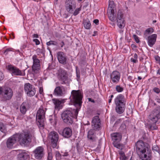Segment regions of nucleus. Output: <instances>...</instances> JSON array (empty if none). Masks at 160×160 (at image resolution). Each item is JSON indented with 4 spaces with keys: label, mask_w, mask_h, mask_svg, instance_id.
Returning a JSON list of instances; mask_svg holds the SVG:
<instances>
[{
    "label": "nucleus",
    "mask_w": 160,
    "mask_h": 160,
    "mask_svg": "<svg viewBox=\"0 0 160 160\" xmlns=\"http://www.w3.org/2000/svg\"><path fill=\"white\" fill-rule=\"evenodd\" d=\"M12 95L13 92L12 89L10 88L7 87L3 88L1 98L2 100L6 101L10 100Z\"/></svg>",
    "instance_id": "1a4fd4ad"
},
{
    "label": "nucleus",
    "mask_w": 160,
    "mask_h": 160,
    "mask_svg": "<svg viewBox=\"0 0 160 160\" xmlns=\"http://www.w3.org/2000/svg\"><path fill=\"white\" fill-rule=\"evenodd\" d=\"M88 138L92 142L95 141L96 140V138L95 137V135L92 136H89L88 137Z\"/></svg>",
    "instance_id": "ea45409f"
},
{
    "label": "nucleus",
    "mask_w": 160,
    "mask_h": 160,
    "mask_svg": "<svg viewBox=\"0 0 160 160\" xmlns=\"http://www.w3.org/2000/svg\"><path fill=\"white\" fill-rule=\"evenodd\" d=\"M81 7L79 8H76L74 12L73 11L72 13L74 16H76L79 13V12L81 11Z\"/></svg>",
    "instance_id": "f704fd0d"
},
{
    "label": "nucleus",
    "mask_w": 160,
    "mask_h": 160,
    "mask_svg": "<svg viewBox=\"0 0 160 160\" xmlns=\"http://www.w3.org/2000/svg\"><path fill=\"white\" fill-rule=\"evenodd\" d=\"M13 11L17 13H19V10L18 9L15 7L14 6L13 8Z\"/></svg>",
    "instance_id": "864d4df0"
},
{
    "label": "nucleus",
    "mask_w": 160,
    "mask_h": 160,
    "mask_svg": "<svg viewBox=\"0 0 160 160\" xmlns=\"http://www.w3.org/2000/svg\"><path fill=\"white\" fill-rule=\"evenodd\" d=\"M57 77L59 81L61 82L62 84H65L68 79V74L65 70L60 68L58 71Z\"/></svg>",
    "instance_id": "0eeeda50"
},
{
    "label": "nucleus",
    "mask_w": 160,
    "mask_h": 160,
    "mask_svg": "<svg viewBox=\"0 0 160 160\" xmlns=\"http://www.w3.org/2000/svg\"><path fill=\"white\" fill-rule=\"evenodd\" d=\"M33 153L35 159L41 160L44 156V148L42 146L38 147L33 151Z\"/></svg>",
    "instance_id": "f8f14e48"
},
{
    "label": "nucleus",
    "mask_w": 160,
    "mask_h": 160,
    "mask_svg": "<svg viewBox=\"0 0 160 160\" xmlns=\"http://www.w3.org/2000/svg\"><path fill=\"white\" fill-rule=\"evenodd\" d=\"M52 101L55 105V109H59L62 107L61 104L62 102L59 99L55 98L52 99Z\"/></svg>",
    "instance_id": "bb28decb"
},
{
    "label": "nucleus",
    "mask_w": 160,
    "mask_h": 160,
    "mask_svg": "<svg viewBox=\"0 0 160 160\" xmlns=\"http://www.w3.org/2000/svg\"><path fill=\"white\" fill-rule=\"evenodd\" d=\"M55 36L56 37L58 38H60L61 37V34L59 33H58L57 32H56L55 33Z\"/></svg>",
    "instance_id": "5fc2aeb1"
},
{
    "label": "nucleus",
    "mask_w": 160,
    "mask_h": 160,
    "mask_svg": "<svg viewBox=\"0 0 160 160\" xmlns=\"http://www.w3.org/2000/svg\"><path fill=\"white\" fill-rule=\"evenodd\" d=\"M8 68L13 75L21 76L22 75L21 71L16 67L11 65H8Z\"/></svg>",
    "instance_id": "aec40b11"
},
{
    "label": "nucleus",
    "mask_w": 160,
    "mask_h": 160,
    "mask_svg": "<svg viewBox=\"0 0 160 160\" xmlns=\"http://www.w3.org/2000/svg\"><path fill=\"white\" fill-rule=\"evenodd\" d=\"M149 128L151 130H153L157 129V127L155 125H149Z\"/></svg>",
    "instance_id": "a19ab883"
},
{
    "label": "nucleus",
    "mask_w": 160,
    "mask_h": 160,
    "mask_svg": "<svg viewBox=\"0 0 160 160\" xmlns=\"http://www.w3.org/2000/svg\"><path fill=\"white\" fill-rule=\"evenodd\" d=\"M132 55L133 56V58H131V61L135 63L138 62V60L137 59L138 56L137 54L136 53H134V54H132Z\"/></svg>",
    "instance_id": "cd10ccee"
},
{
    "label": "nucleus",
    "mask_w": 160,
    "mask_h": 160,
    "mask_svg": "<svg viewBox=\"0 0 160 160\" xmlns=\"http://www.w3.org/2000/svg\"><path fill=\"white\" fill-rule=\"evenodd\" d=\"M45 111L42 107L38 111L36 116V120L40 129H43L44 128L45 122Z\"/></svg>",
    "instance_id": "20e7f679"
},
{
    "label": "nucleus",
    "mask_w": 160,
    "mask_h": 160,
    "mask_svg": "<svg viewBox=\"0 0 160 160\" xmlns=\"http://www.w3.org/2000/svg\"><path fill=\"white\" fill-rule=\"evenodd\" d=\"M84 26L85 28L87 29H89L90 28L91 24L89 21H87L84 22Z\"/></svg>",
    "instance_id": "7c9ffc66"
},
{
    "label": "nucleus",
    "mask_w": 160,
    "mask_h": 160,
    "mask_svg": "<svg viewBox=\"0 0 160 160\" xmlns=\"http://www.w3.org/2000/svg\"><path fill=\"white\" fill-rule=\"evenodd\" d=\"M39 92L40 94H43V88L42 87H40L39 89Z\"/></svg>",
    "instance_id": "603ef678"
},
{
    "label": "nucleus",
    "mask_w": 160,
    "mask_h": 160,
    "mask_svg": "<svg viewBox=\"0 0 160 160\" xmlns=\"http://www.w3.org/2000/svg\"><path fill=\"white\" fill-rule=\"evenodd\" d=\"M33 65L32 66V71L37 73L40 69V62L39 60L37 58V56L34 55L32 57Z\"/></svg>",
    "instance_id": "4468645a"
},
{
    "label": "nucleus",
    "mask_w": 160,
    "mask_h": 160,
    "mask_svg": "<svg viewBox=\"0 0 160 160\" xmlns=\"http://www.w3.org/2000/svg\"><path fill=\"white\" fill-rule=\"evenodd\" d=\"M157 35L154 34L149 36L147 38L148 45L150 47H152L155 44L157 38Z\"/></svg>",
    "instance_id": "b1692460"
},
{
    "label": "nucleus",
    "mask_w": 160,
    "mask_h": 160,
    "mask_svg": "<svg viewBox=\"0 0 160 160\" xmlns=\"http://www.w3.org/2000/svg\"><path fill=\"white\" fill-rule=\"evenodd\" d=\"M94 132L93 130H90L88 132V137L94 135Z\"/></svg>",
    "instance_id": "58836bf2"
},
{
    "label": "nucleus",
    "mask_w": 160,
    "mask_h": 160,
    "mask_svg": "<svg viewBox=\"0 0 160 160\" xmlns=\"http://www.w3.org/2000/svg\"><path fill=\"white\" fill-rule=\"evenodd\" d=\"M33 41L35 42L36 45H38L40 44L39 41L37 39H33Z\"/></svg>",
    "instance_id": "3c124183"
},
{
    "label": "nucleus",
    "mask_w": 160,
    "mask_h": 160,
    "mask_svg": "<svg viewBox=\"0 0 160 160\" xmlns=\"http://www.w3.org/2000/svg\"><path fill=\"white\" fill-rule=\"evenodd\" d=\"M111 136L112 140L114 141L118 142L120 141L122 138L121 134L118 132L113 133L111 134Z\"/></svg>",
    "instance_id": "393cba45"
},
{
    "label": "nucleus",
    "mask_w": 160,
    "mask_h": 160,
    "mask_svg": "<svg viewBox=\"0 0 160 160\" xmlns=\"http://www.w3.org/2000/svg\"><path fill=\"white\" fill-rule=\"evenodd\" d=\"M60 45L61 46V47L62 48L63 46L64 45V43L63 41H62L60 43Z\"/></svg>",
    "instance_id": "13d9d810"
},
{
    "label": "nucleus",
    "mask_w": 160,
    "mask_h": 160,
    "mask_svg": "<svg viewBox=\"0 0 160 160\" xmlns=\"http://www.w3.org/2000/svg\"><path fill=\"white\" fill-rule=\"evenodd\" d=\"M22 113L19 114L17 117V118L20 120L22 119L24 117V115Z\"/></svg>",
    "instance_id": "37998d69"
},
{
    "label": "nucleus",
    "mask_w": 160,
    "mask_h": 160,
    "mask_svg": "<svg viewBox=\"0 0 160 160\" xmlns=\"http://www.w3.org/2000/svg\"><path fill=\"white\" fill-rule=\"evenodd\" d=\"M116 105V111L119 114L122 113L125 109L126 100L124 96L121 94L118 95L115 99Z\"/></svg>",
    "instance_id": "7ed1b4c3"
},
{
    "label": "nucleus",
    "mask_w": 160,
    "mask_h": 160,
    "mask_svg": "<svg viewBox=\"0 0 160 160\" xmlns=\"http://www.w3.org/2000/svg\"><path fill=\"white\" fill-rule=\"evenodd\" d=\"M93 22L96 24H98L99 22V20L98 19H96L93 20Z\"/></svg>",
    "instance_id": "4d7b16f0"
},
{
    "label": "nucleus",
    "mask_w": 160,
    "mask_h": 160,
    "mask_svg": "<svg viewBox=\"0 0 160 160\" xmlns=\"http://www.w3.org/2000/svg\"><path fill=\"white\" fill-rule=\"evenodd\" d=\"M108 12V17L109 19L112 22H114L116 20H117V25L120 28H122L125 25V20L123 18V14L122 12L119 10L117 13V18L114 15V9L109 10Z\"/></svg>",
    "instance_id": "f03ea898"
},
{
    "label": "nucleus",
    "mask_w": 160,
    "mask_h": 160,
    "mask_svg": "<svg viewBox=\"0 0 160 160\" xmlns=\"http://www.w3.org/2000/svg\"><path fill=\"white\" fill-rule=\"evenodd\" d=\"M48 137L52 147L53 148H56L59 139L58 133L55 131L51 132L49 134Z\"/></svg>",
    "instance_id": "6e6552de"
},
{
    "label": "nucleus",
    "mask_w": 160,
    "mask_h": 160,
    "mask_svg": "<svg viewBox=\"0 0 160 160\" xmlns=\"http://www.w3.org/2000/svg\"><path fill=\"white\" fill-rule=\"evenodd\" d=\"M33 37L34 38H38V35L37 34H34L33 35Z\"/></svg>",
    "instance_id": "0e129e2a"
},
{
    "label": "nucleus",
    "mask_w": 160,
    "mask_h": 160,
    "mask_svg": "<svg viewBox=\"0 0 160 160\" xmlns=\"http://www.w3.org/2000/svg\"><path fill=\"white\" fill-rule=\"evenodd\" d=\"M154 58L156 61L160 64V57L158 56H155Z\"/></svg>",
    "instance_id": "49530a36"
},
{
    "label": "nucleus",
    "mask_w": 160,
    "mask_h": 160,
    "mask_svg": "<svg viewBox=\"0 0 160 160\" xmlns=\"http://www.w3.org/2000/svg\"><path fill=\"white\" fill-rule=\"evenodd\" d=\"M118 142L117 141H114L112 144L115 147L118 148L120 149L121 148V146Z\"/></svg>",
    "instance_id": "c9c22d12"
},
{
    "label": "nucleus",
    "mask_w": 160,
    "mask_h": 160,
    "mask_svg": "<svg viewBox=\"0 0 160 160\" xmlns=\"http://www.w3.org/2000/svg\"><path fill=\"white\" fill-rule=\"evenodd\" d=\"M131 47L132 49H134L136 47V46L134 44H133L131 45Z\"/></svg>",
    "instance_id": "69168bd1"
},
{
    "label": "nucleus",
    "mask_w": 160,
    "mask_h": 160,
    "mask_svg": "<svg viewBox=\"0 0 160 160\" xmlns=\"http://www.w3.org/2000/svg\"><path fill=\"white\" fill-rule=\"evenodd\" d=\"M153 91L157 93H158L160 92V89L158 88H154L153 89Z\"/></svg>",
    "instance_id": "de8ad7c7"
},
{
    "label": "nucleus",
    "mask_w": 160,
    "mask_h": 160,
    "mask_svg": "<svg viewBox=\"0 0 160 160\" xmlns=\"http://www.w3.org/2000/svg\"><path fill=\"white\" fill-rule=\"evenodd\" d=\"M68 155V152H65L64 153V154L62 155L63 157L67 156Z\"/></svg>",
    "instance_id": "338daca9"
},
{
    "label": "nucleus",
    "mask_w": 160,
    "mask_h": 160,
    "mask_svg": "<svg viewBox=\"0 0 160 160\" xmlns=\"http://www.w3.org/2000/svg\"><path fill=\"white\" fill-rule=\"evenodd\" d=\"M116 90L118 92H120L123 91V88L119 85H117L116 87Z\"/></svg>",
    "instance_id": "4c0bfd02"
},
{
    "label": "nucleus",
    "mask_w": 160,
    "mask_h": 160,
    "mask_svg": "<svg viewBox=\"0 0 160 160\" xmlns=\"http://www.w3.org/2000/svg\"><path fill=\"white\" fill-rule=\"evenodd\" d=\"M120 159H122V160H126V159H127V158L125 156V155H124L122 156V157H120Z\"/></svg>",
    "instance_id": "6e6d98bb"
},
{
    "label": "nucleus",
    "mask_w": 160,
    "mask_h": 160,
    "mask_svg": "<svg viewBox=\"0 0 160 160\" xmlns=\"http://www.w3.org/2000/svg\"><path fill=\"white\" fill-rule=\"evenodd\" d=\"M48 156L47 157V160H52L53 157L52 155V150L51 149V148L50 147L49 148L50 150H49L48 149Z\"/></svg>",
    "instance_id": "c756f323"
},
{
    "label": "nucleus",
    "mask_w": 160,
    "mask_h": 160,
    "mask_svg": "<svg viewBox=\"0 0 160 160\" xmlns=\"http://www.w3.org/2000/svg\"><path fill=\"white\" fill-rule=\"evenodd\" d=\"M0 131L4 133H5L7 131L5 125L2 122H0Z\"/></svg>",
    "instance_id": "c85d7f7f"
},
{
    "label": "nucleus",
    "mask_w": 160,
    "mask_h": 160,
    "mask_svg": "<svg viewBox=\"0 0 160 160\" xmlns=\"http://www.w3.org/2000/svg\"><path fill=\"white\" fill-rule=\"evenodd\" d=\"M132 78L131 76H129L128 77V81H132Z\"/></svg>",
    "instance_id": "052dcab7"
},
{
    "label": "nucleus",
    "mask_w": 160,
    "mask_h": 160,
    "mask_svg": "<svg viewBox=\"0 0 160 160\" xmlns=\"http://www.w3.org/2000/svg\"><path fill=\"white\" fill-rule=\"evenodd\" d=\"M59 133L64 138H68L72 136V131L70 128L67 127L64 128L62 131H60Z\"/></svg>",
    "instance_id": "6ab92c4d"
},
{
    "label": "nucleus",
    "mask_w": 160,
    "mask_h": 160,
    "mask_svg": "<svg viewBox=\"0 0 160 160\" xmlns=\"http://www.w3.org/2000/svg\"><path fill=\"white\" fill-rule=\"evenodd\" d=\"M3 88H2L1 87H0V95H2V91H3Z\"/></svg>",
    "instance_id": "bf43d9fd"
},
{
    "label": "nucleus",
    "mask_w": 160,
    "mask_h": 160,
    "mask_svg": "<svg viewBox=\"0 0 160 160\" xmlns=\"http://www.w3.org/2000/svg\"><path fill=\"white\" fill-rule=\"evenodd\" d=\"M114 7V2L113 1L109 0V8H110V10L113 9Z\"/></svg>",
    "instance_id": "72a5a7b5"
},
{
    "label": "nucleus",
    "mask_w": 160,
    "mask_h": 160,
    "mask_svg": "<svg viewBox=\"0 0 160 160\" xmlns=\"http://www.w3.org/2000/svg\"><path fill=\"white\" fill-rule=\"evenodd\" d=\"M88 101L90 102H91L93 103L95 102V101L93 99H92L91 98H88Z\"/></svg>",
    "instance_id": "680f3d73"
},
{
    "label": "nucleus",
    "mask_w": 160,
    "mask_h": 160,
    "mask_svg": "<svg viewBox=\"0 0 160 160\" xmlns=\"http://www.w3.org/2000/svg\"><path fill=\"white\" fill-rule=\"evenodd\" d=\"M83 93L80 90H73L71 92L70 99L72 101L75 107V111L73 112L69 110L64 111L62 114V118L63 122L68 125L72 124L73 122V118L77 117L78 112L80 109L82 102Z\"/></svg>",
    "instance_id": "f257e3e1"
},
{
    "label": "nucleus",
    "mask_w": 160,
    "mask_h": 160,
    "mask_svg": "<svg viewBox=\"0 0 160 160\" xmlns=\"http://www.w3.org/2000/svg\"><path fill=\"white\" fill-rule=\"evenodd\" d=\"M32 136L29 133L24 132L18 135V138L20 144L22 146H26L31 142Z\"/></svg>",
    "instance_id": "39448f33"
},
{
    "label": "nucleus",
    "mask_w": 160,
    "mask_h": 160,
    "mask_svg": "<svg viewBox=\"0 0 160 160\" xmlns=\"http://www.w3.org/2000/svg\"><path fill=\"white\" fill-rule=\"evenodd\" d=\"M24 90L25 92L28 96L32 97L35 94L36 92L35 88L29 83H28L25 84Z\"/></svg>",
    "instance_id": "ddd939ff"
},
{
    "label": "nucleus",
    "mask_w": 160,
    "mask_h": 160,
    "mask_svg": "<svg viewBox=\"0 0 160 160\" xmlns=\"http://www.w3.org/2000/svg\"><path fill=\"white\" fill-rule=\"evenodd\" d=\"M157 73V74L160 75V68L158 70Z\"/></svg>",
    "instance_id": "774afa93"
},
{
    "label": "nucleus",
    "mask_w": 160,
    "mask_h": 160,
    "mask_svg": "<svg viewBox=\"0 0 160 160\" xmlns=\"http://www.w3.org/2000/svg\"><path fill=\"white\" fill-rule=\"evenodd\" d=\"M64 89L63 86H57L55 89L53 94L58 97L63 96L65 93Z\"/></svg>",
    "instance_id": "412c9836"
},
{
    "label": "nucleus",
    "mask_w": 160,
    "mask_h": 160,
    "mask_svg": "<svg viewBox=\"0 0 160 160\" xmlns=\"http://www.w3.org/2000/svg\"><path fill=\"white\" fill-rule=\"evenodd\" d=\"M160 118V106L157 107L153 110L152 113L150 115V119L153 124H155L158 119Z\"/></svg>",
    "instance_id": "9b49d317"
},
{
    "label": "nucleus",
    "mask_w": 160,
    "mask_h": 160,
    "mask_svg": "<svg viewBox=\"0 0 160 160\" xmlns=\"http://www.w3.org/2000/svg\"><path fill=\"white\" fill-rule=\"evenodd\" d=\"M19 154L18 155V160H26L29 158V155L25 150H18Z\"/></svg>",
    "instance_id": "a211bd4d"
},
{
    "label": "nucleus",
    "mask_w": 160,
    "mask_h": 160,
    "mask_svg": "<svg viewBox=\"0 0 160 160\" xmlns=\"http://www.w3.org/2000/svg\"><path fill=\"white\" fill-rule=\"evenodd\" d=\"M55 155L57 160H60L62 156L59 152L58 151L55 152Z\"/></svg>",
    "instance_id": "2f4dec72"
},
{
    "label": "nucleus",
    "mask_w": 160,
    "mask_h": 160,
    "mask_svg": "<svg viewBox=\"0 0 160 160\" xmlns=\"http://www.w3.org/2000/svg\"><path fill=\"white\" fill-rule=\"evenodd\" d=\"M136 148V152L138 155L148 150L149 149L148 147V145L145 143L141 140H139L135 144Z\"/></svg>",
    "instance_id": "423d86ee"
},
{
    "label": "nucleus",
    "mask_w": 160,
    "mask_h": 160,
    "mask_svg": "<svg viewBox=\"0 0 160 160\" xmlns=\"http://www.w3.org/2000/svg\"><path fill=\"white\" fill-rule=\"evenodd\" d=\"M152 150L153 151H156L158 153H159L160 152V149L157 145H155L152 147Z\"/></svg>",
    "instance_id": "e433bc0d"
},
{
    "label": "nucleus",
    "mask_w": 160,
    "mask_h": 160,
    "mask_svg": "<svg viewBox=\"0 0 160 160\" xmlns=\"http://www.w3.org/2000/svg\"><path fill=\"white\" fill-rule=\"evenodd\" d=\"M18 135H14L9 138L7 140L6 145L7 147L9 149H12L13 145L18 140Z\"/></svg>",
    "instance_id": "2eb2a0df"
},
{
    "label": "nucleus",
    "mask_w": 160,
    "mask_h": 160,
    "mask_svg": "<svg viewBox=\"0 0 160 160\" xmlns=\"http://www.w3.org/2000/svg\"><path fill=\"white\" fill-rule=\"evenodd\" d=\"M49 120L51 121V123L53 125H56V120L54 118V120L52 118H50Z\"/></svg>",
    "instance_id": "a18cd8bd"
},
{
    "label": "nucleus",
    "mask_w": 160,
    "mask_h": 160,
    "mask_svg": "<svg viewBox=\"0 0 160 160\" xmlns=\"http://www.w3.org/2000/svg\"><path fill=\"white\" fill-rule=\"evenodd\" d=\"M133 37L137 43H139V42L140 41L138 39V38L137 35L135 34H133Z\"/></svg>",
    "instance_id": "c03bdc74"
},
{
    "label": "nucleus",
    "mask_w": 160,
    "mask_h": 160,
    "mask_svg": "<svg viewBox=\"0 0 160 160\" xmlns=\"http://www.w3.org/2000/svg\"><path fill=\"white\" fill-rule=\"evenodd\" d=\"M46 44L48 46L53 45L55 46L58 45V43L55 41H50L47 42Z\"/></svg>",
    "instance_id": "473e14b6"
},
{
    "label": "nucleus",
    "mask_w": 160,
    "mask_h": 160,
    "mask_svg": "<svg viewBox=\"0 0 160 160\" xmlns=\"http://www.w3.org/2000/svg\"><path fill=\"white\" fill-rule=\"evenodd\" d=\"M57 57L60 63L64 65L66 64L67 58L63 52H58L57 53Z\"/></svg>",
    "instance_id": "4be33fe9"
},
{
    "label": "nucleus",
    "mask_w": 160,
    "mask_h": 160,
    "mask_svg": "<svg viewBox=\"0 0 160 160\" xmlns=\"http://www.w3.org/2000/svg\"><path fill=\"white\" fill-rule=\"evenodd\" d=\"M4 78V75L2 72L0 71V80H2Z\"/></svg>",
    "instance_id": "8fccbe9b"
},
{
    "label": "nucleus",
    "mask_w": 160,
    "mask_h": 160,
    "mask_svg": "<svg viewBox=\"0 0 160 160\" xmlns=\"http://www.w3.org/2000/svg\"><path fill=\"white\" fill-rule=\"evenodd\" d=\"M138 155L142 160H151L152 158V151L149 149Z\"/></svg>",
    "instance_id": "dca6fc26"
},
{
    "label": "nucleus",
    "mask_w": 160,
    "mask_h": 160,
    "mask_svg": "<svg viewBox=\"0 0 160 160\" xmlns=\"http://www.w3.org/2000/svg\"><path fill=\"white\" fill-rule=\"evenodd\" d=\"M120 76V75L119 72L117 71H114L111 74L110 78L113 83H117L119 80Z\"/></svg>",
    "instance_id": "5701e85b"
},
{
    "label": "nucleus",
    "mask_w": 160,
    "mask_h": 160,
    "mask_svg": "<svg viewBox=\"0 0 160 160\" xmlns=\"http://www.w3.org/2000/svg\"><path fill=\"white\" fill-rule=\"evenodd\" d=\"M76 71L77 77L78 78H79L80 77L79 70L78 69V67H76Z\"/></svg>",
    "instance_id": "79ce46f5"
},
{
    "label": "nucleus",
    "mask_w": 160,
    "mask_h": 160,
    "mask_svg": "<svg viewBox=\"0 0 160 160\" xmlns=\"http://www.w3.org/2000/svg\"><path fill=\"white\" fill-rule=\"evenodd\" d=\"M92 127L94 130H99L100 128V121L98 116L94 117L92 121Z\"/></svg>",
    "instance_id": "f3484780"
},
{
    "label": "nucleus",
    "mask_w": 160,
    "mask_h": 160,
    "mask_svg": "<svg viewBox=\"0 0 160 160\" xmlns=\"http://www.w3.org/2000/svg\"><path fill=\"white\" fill-rule=\"evenodd\" d=\"M119 153L122 156L125 155L124 152L122 151H120Z\"/></svg>",
    "instance_id": "e2e57ef3"
},
{
    "label": "nucleus",
    "mask_w": 160,
    "mask_h": 160,
    "mask_svg": "<svg viewBox=\"0 0 160 160\" xmlns=\"http://www.w3.org/2000/svg\"><path fill=\"white\" fill-rule=\"evenodd\" d=\"M11 50L10 48L7 49L4 52V53L5 55H7L8 54V52H9L11 51Z\"/></svg>",
    "instance_id": "09e8293b"
},
{
    "label": "nucleus",
    "mask_w": 160,
    "mask_h": 160,
    "mask_svg": "<svg viewBox=\"0 0 160 160\" xmlns=\"http://www.w3.org/2000/svg\"><path fill=\"white\" fill-rule=\"evenodd\" d=\"M29 105V103L26 102H23L20 106V111L21 113L25 114L27 111V107Z\"/></svg>",
    "instance_id": "a878e982"
},
{
    "label": "nucleus",
    "mask_w": 160,
    "mask_h": 160,
    "mask_svg": "<svg viewBox=\"0 0 160 160\" xmlns=\"http://www.w3.org/2000/svg\"><path fill=\"white\" fill-rule=\"evenodd\" d=\"M76 6V3L74 0H66L65 2V9L67 12L69 13H72Z\"/></svg>",
    "instance_id": "9d476101"
}]
</instances>
